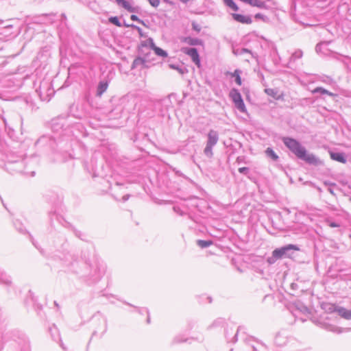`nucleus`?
Returning <instances> with one entry per match:
<instances>
[{
    "instance_id": "obj_23",
    "label": "nucleus",
    "mask_w": 351,
    "mask_h": 351,
    "mask_svg": "<svg viewBox=\"0 0 351 351\" xmlns=\"http://www.w3.org/2000/svg\"><path fill=\"white\" fill-rule=\"evenodd\" d=\"M241 71L239 69H236L233 73H228V74L232 77L234 78V81L239 86H241L242 84L241 78Z\"/></svg>"
},
{
    "instance_id": "obj_31",
    "label": "nucleus",
    "mask_w": 351,
    "mask_h": 351,
    "mask_svg": "<svg viewBox=\"0 0 351 351\" xmlns=\"http://www.w3.org/2000/svg\"><path fill=\"white\" fill-rule=\"evenodd\" d=\"M303 52L300 49L296 50L291 56L290 58V62L295 61L297 59H300L302 57Z\"/></svg>"
},
{
    "instance_id": "obj_56",
    "label": "nucleus",
    "mask_w": 351,
    "mask_h": 351,
    "mask_svg": "<svg viewBox=\"0 0 351 351\" xmlns=\"http://www.w3.org/2000/svg\"><path fill=\"white\" fill-rule=\"evenodd\" d=\"M147 322L148 324L150 322V318H149V316H148V317H147Z\"/></svg>"
},
{
    "instance_id": "obj_7",
    "label": "nucleus",
    "mask_w": 351,
    "mask_h": 351,
    "mask_svg": "<svg viewBox=\"0 0 351 351\" xmlns=\"http://www.w3.org/2000/svg\"><path fill=\"white\" fill-rule=\"evenodd\" d=\"M182 52L190 56L192 61L198 66H200V58L199 55L196 48H188L184 47L182 49Z\"/></svg>"
},
{
    "instance_id": "obj_18",
    "label": "nucleus",
    "mask_w": 351,
    "mask_h": 351,
    "mask_svg": "<svg viewBox=\"0 0 351 351\" xmlns=\"http://www.w3.org/2000/svg\"><path fill=\"white\" fill-rule=\"evenodd\" d=\"M146 63L147 61L144 58L141 57H137L132 62V69H133L138 66H141L142 68L147 67V65L146 64Z\"/></svg>"
},
{
    "instance_id": "obj_28",
    "label": "nucleus",
    "mask_w": 351,
    "mask_h": 351,
    "mask_svg": "<svg viewBox=\"0 0 351 351\" xmlns=\"http://www.w3.org/2000/svg\"><path fill=\"white\" fill-rule=\"evenodd\" d=\"M213 242L211 240H201L199 239L197 241V244L201 248H206L210 246Z\"/></svg>"
},
{
    "instance_id": "obj_34",
    "label": "nucleus",
    "mask_w": 351,
    "mask_h": 351,
    "mask_svg": "<svg viewBox=\"0 0 351 351\" xmlns=\"http://www.w3.org/2000/svg\"><path fill=\"white\" fill-rule=\"evenodd\" d=\"M76 261V258L73 254H69L65 257V261L68 262V265H72L73 261Z\"/></svg>"
},
{
    "instance_id": "obj_40",
    "label": "nucleus",
    "mask_w": 351,
    "mask_h": 351,
    "mask_svg": "<svg viewBox=\"0 0 351 351\" xmlns=\"http://www.w3.org/2000/svg\"><path fill=\"white\" fill-rule=\"evenodd\" d=\"M192 29L197 32H199L201 31L202 28L199 24H197L196 22L193 21L192 23Z\"/></svg>"
},
{
    "instance_id": "obj_37",
    "label": "nucleus",
    "mask_w": 351,
    "mask_h": 351,
    "mask_svg": "<svg viewBox=\"0 0 351 351\" xmlns=\"http://www.w3.org/2000/svg\"><path fill=\"white\" fill-rule=\"evenodd\" d=\"M238 171L240 173H242V174H244L246 176H247L250 173V169L246 167H240V168H239Z\"/></svg>"
},
{
    "instance_id": "obj_46",
    "label": "nucleus",
    "mask_w": 351,
    "mask_h": 351,
    "mask_svg": "<svg viewBox=\"0 0 351 351\" xmlns=\"http://www.w3.org/2000/svg\"><path fill=\"white\" fill-rule=\"evenodd\" d=\"M301 312L303 313H306L308 312V309L306 306L302 305L301 307L299 308Z\"/></svg>"
},
{
    "instance_id": "obj_42",
    "label": "nucleus",
    "mask_w": 351,
    "mask_h": 351,
    "mask_svg": "<svg viewBox=\"0 0 351 351\" xmlns=\"http://www.w3.org/2000/svg\"><path fill=\"white\" fill-rule=\"evenodd\" d=\"M14 226L16 227V228L18 230L19 232H21V233H25L26 232V230L25 228L23 226L22 224H19V227L17 226V223L15 222L14 223Z\"/></svg>"
},
{
    "instance_id": "obj_30",
    "label": "nucleus",
    "mask_w": 351,
    "mask_h": 351,
    "mask_svg": "<svg viewBox=\"0 0 351 351\" xmlns=\"http://www.w3.org/2000/svg\"><path fill=\"white\" fill-rule=\"evenodd\" d=\"M226 5L231 8L234 11H238V5L233 1V0H223Z\"/></svg>"
},
{
    "instance_id": "obj_47",
    "label": "nucleus",
    "mask_w": 351,
    "mask_h": 351,
    "mask_svg": "<svg viewBox=\"0 0 351 351\" xmlns=\"http://www.w3.org/2000/svg\"><path fill=\"white\" fill-rule=\"evenodd\" d=\"M265 91L268 95L274 96V89L269 88V89H266Z\"/></svg>"
},
{
    "instance_id": "obj_49",
    "label": "nucleus",
    "mask_w": 351,
    "mask_h": 351,
    "mask_svg": "<svg viewBox=\"0 0 351 351\" xmlns=\"http://www.w3.org/2000/svg\"><path fill=\"white\" fill-rule=\"evenodd\" d=\"M324 184H325V185H328V186H335V183H331V182H324Z\"/></svg>"
},
{
    "instance_id": "obj_24",
    "label": "nucleus",
    "mask_w": 351,
    "mask_h": 351,
    "mask_svg": "<svg viewBox=\"0 0 351 351\" xmlns=\"http://www.w3.org/2000/svg\"><path fill=\"white\" fill-rule=\"evenodd\" d=\"M225 321L223 319L218 318L207 327V330H210L215 328L222 327Z\"/></svg>"
},
{
    "instance_id": "obj_1",
    "label": "nucleus",
    "mask_w": 351,
    "mask_h": 351,
    "mask_svg": "<svg viewBox=\"0 0 351 351\" xmlns=\"http://www.w3.org/2000/svg\"><path fill=\"white\" fill-rule=\"evenodd\" d=\"M275 343L278 346H287L291 350H294L300 346V343L287 330L280 331L275 337Z\"/></svg>"
},
{
    "instance_id": "obj_57",
    "label": "nucleus",
    "mask_w": 351,
    "mask_h": 351,
    "mask_svg": "<svg viewBox=\"0 0 351 351\" xmlns=\"http://www.w3.org/2000/svg\"><path fill=\"white\" fill-rule=\"evenodd\" d=\"M54 304H55L57 307H58V304L56 301L54 302Z\"/></svg>"
},
{
    "instance_id": "obj_54",
    "label": "nucleus",
    "mask_w": 351,
    "mask_h": 351,
    "mask_svg": "<svg viewBox=\"0 0 351 351\" xmlns=\"http://www.w3.org/2000/svg\"><path fill=\"white\" fill-rule=\"evenodd\" d=\"M182 3H188L190 0H180Z\"/></svg>"
},
{
    "instance_id": "obj_22",
    "label": "nucleus",
    "mask_w": 351,
    "mask_h": 351,
    "mask_svg": "<svg viewBox=\"0 0 351 351\" xmlns=\"http://www.w3.org/2000/svg\"><path fill=\"white\" fill-rule=\"evenodd\" d=\"M0 284L10 286L12 284L11 278L4 272H0Z\"/></svg>"
},
{
    "instance_id": "obj_41",
    "label": "nucleus",
    "mask_w": 351,
    "mask_h": 351,
    "mask_svg": "<svg viewBox=\"0 0 351 351\" xmlns=\"http://www.w3.org/2000/svg\"><path fill=\"white\" fill-rule=\"evenodd\" d=\"M189 340V339H184L182 337L178 336V337H175L173 341L175 343H182V342H186Z\"/></svg>"
},
{
    "instance_id": "obj_51",
    "label": "nucleus",
    "mask_w": 351,
    "mask_h": 351,
    "mask_svg": "<svg viewBox=\"0 0 351 351\" xmlns=\"http://www.w3.org/2000/svg\"><path fill=\"white\" fill-rule=\"evenodd\" d=\"M328 191L330 194H332V195H335L334 191H333V189H332L331 187H329V188L328 189Z\"/></svg>"
},
{
    "instance_id": "obj_45",
    "label": "nucleus",
    "mask_w": 351,
    "mask_h": 351,
    "mask_svg": "<svg viewBox=\"0 0 351 351\" xmlns=\"http://www.w3.org/2000/svg\"><path fill=\"white\" fill-rule=\"evenodd\" d=\"M73 232H74V234H75L76 237H77L78 238H80L81 239H83V238H82L83 234L80 231L77 230H75L74 228H73Z\"/></svg>"
},
{
    "instance_id": "obj_4",
    "label": "nucleus",
    "mask_w": 351,
    "mask_h": 351,
    "mask_svg": "<svg viewBox=\"0 0 351 351\" xmlns=\"http://www.w3.org/2000/svg\"><path fill=\"white\" fill-rule=\"evenodd\" d=\"M300 249L296 245L288 244L279 248L274 250V254L280 259L283 258H291L293 254Z\"/></svg>"
},
{
    "instance_id": "obj_25",
    "label": "nucleus",
    "mask_w": 351,
    "mask_h": 351,
    "mask_svg": "<svg viewBox=\"0 0 351 351\" xmlns=\"http://www.w3.org/2000/svg\"><path fill=\"white\" fill-rule=\"evenodd\" d=\"M265 154L267 157L270 158L273 161H278L279 156L271 147H267L265 150Z\"/></svg>"
},
{
    "instance_id": "obj_29",
    "label": "nucleus",
    "mask_w": 351,
    "mask_h": 351,
    "mask_svg": "<svg viewBox=\"0 0 351 351\" xmlns=\"http://www.w3.org/2000/svg\"><path fill=\"white\" fill-rule=\"evenodd\" d=\"M312 93L313 94L315 93H320L322 95H332V93L327 90L326 89L322 88V87H317L313 90H312Z\"/></svg>"
},
{
    "instance_id": "obj_50",
    "label": "nucleus",
    "mask_w": 351,
    "mask_h": 351,
    "mask_svg": "<svg viewBox=\"0 0 351 351\" xmlns=\"http://www.w3.org/2000/svg\"><path fill=\"white\" fill-rule=\"evenodd\" d=\"M129 197H130L129 195H125L123 196V201L126 202L129 199Z\"/></svg>"
},
{
    "instance_id": "obj_9",
    "label": "nucleus",
    "mask_w": 351,
    "mask_h": 351,
    "mask_svg": "<svg viewBox=\"0 0 351 351\" xmlns=\"http://www.w3.org/2000/svg\"><path fill=\"white\" fill-rule=\"evenodd\" d=\"M18 351H31L29 341L25 335H22L17 341Z\"/></svg>"
},
{
    "instance_id": "obj_35",
    "label": "nucleus",
    "mask_w": 351,
    "mask_h": 351,
    "mask_svg": "<svg viewBox=\"0 0 351 351\" xmlns=\"http://www.w3.org/2000/svg\"><path fill=\"white\" fill-rule=\"evenodd\" d=\"M278 259H280L279 257H276L274 254V250L272 252V256L268 257L267 261L269 265L274 264Z\"/></svg>"
},
{
    "instance_id": "obj_11",
    "label": "nucleus",
    "mask_w": 351,
    "mask_h": 351,
    "mask_svg": "<svg viewBox=\"0 0 351 351\" xmlns=\"http://www.w3.org/2000/svg\"><path fill=\"white\" fill-rule=\"evenodd\" d=\"M232 16L234 21L243 24H251L252 20L250 16H245L241 14H232Z\"/></svg>"
},
{
    "instance_id": "obj_21",
    "label": "nucleus",
    "mask_w": 351,
    "mask_h": 351,
    "mask_svg": "<svg viewBox=\"0 0 351 351\" xmlns=\"http://www.w3.org/2000/svg\"><path fill=\"white\" fill-rule=\"evenodd\" d=\"M100 322L101 324V326L99 328H97L93 333V335H95L96 334H99L100 336H102L107 330V322L106 319L101 318L100 319Z\"/></svg>"
},
{
    "instance_id": "obj_20",
    "label": "nucleus",
    "mask_w": 351,
    "mask_h": 351,
    "mask_svg": "<svg viewBox=\"0 0 351 351\" xmlns=\"http://www.w3.org/2000/svg\"><path fill=\"white\" fill-rule=\"evenodd\" d=\"M336 311L341 317L346 319H351V310L346 309L343 307H338Z\"/></svg>"
},
{
    "instance_id": "obj_6",
    "label": "nucleus",
    "mask_w": 351,
    "mask_h": 351,
    "mask_svg": "<svg viewBox=\"0 0 351 351\" xmlns=\"http://www.w3.org/2000/svg\"><path fill=\"white\" fill-rule=\"evenodd\" d=\"M245 328L243 326H239L236 332H234V330L232 328H227L225 331V337L228 341L234 343L237 341V336L239 335H241V334H244Z\"/></svg>"
},
{
    "instance_id": "obj_60",
    "label": "nucleus",
    "mask_w": 351,
    "mask_h": 351,
    "mask_svg": "<svg viewBox=\"0 0 351 351\" xmlns=\"http://www.w3.org/2000/svg\"><path fill=\"white\" fill-rule=\"evenodd\" d=\"M34 173H35L34 171H32V176H34Z\"/></svg>"
},
{
    "instance_id": "obj_12",
    "label": "nucleus",
    "mask_w": 351,
    "mask_h": 351,
    "mask_svg": "<svg viewBox=\"0 0 351 351\" xmlns=\"http://www.w3.org/2000/svg\"><path fill=\"white\" fill-rule=\"evenodd\" d=\"M330 156L332 160L341 162V163H346L347 158L345 156V154L343 152H334L332 151L329 152Z\"/></svg>"
},
{
    "instance_id": "obj_27",
    "label": "nucleus",
    "mask_w": 351,
    "mask_h": 351,
    "mask_svg": "<svg viewBox=\"0 0 351 351\" xmlns=\"http://www.w3.org/2000/svg\"><path fill=\"white\" fill-rule=\"evenodd\" d=\"M49 216L50 217V220L52 221L53 220V217H55L56 220L58 221L60 223L62 224V226H65V227H69L71 225L69 224V223L68 222H65L66 224H63L62 223V217L60 216H58V215H56V212H53V211H50L49 213Z\"/></svg>"
},
{
    "instance_id": "obj_38",
    "label": "nucleus",
    "mask_w": 351,
    "mask_h": 351,
    "mask_svg": "<svg viewBox=\"0 0 351 351\" xmlns=\"http://www.w3.org/2000/svg\"><path fill=\"white\" fill-rule=\"evenodd\" d=\"M130 27L133 29H136L141 37L145 36L143 34V29L141 27H139L138 26H136L134 24H131Z\"/></svg>"
},
{
    "instance_id": "obj_16",
    "label": "nucleus",
    "mask_w": 351,
    "mask_h": 351,
    "mask_svg": "<svg viewBox=\"0 0 351 351\" xmlns=\"http://www.w3.org/2000/svg\"><path fill=\"white\" fill-rule=\"evenodd\" d=\"M245 3L258 8L267 9V6L265 1L261 0H243Z\"/></svg>"
},
{
    "instance_id": "obj_39",
    "label": "nucleus",
    "mask_w": 351,
    "mask_h": 351,
    "mask_svg": "<svg viewBox=\"0 0 351 351\" xmlns=\"http://www.w3.org/2000/svg\"><path fill=\"white\" fill-rule=\"evenodd\" d=\"M254 18H255L256 19H261V20H263V21H266L267 20H268V18H267L266 16H265V15H263V14H261V13H257V14H256L254 15Z\"/></svg>"
},
{
    "instance_id": "obj_19",
    "label": "nucleus",
    "mask_w": 351,
    "mask_h": 351,
    "mask_svg": "<svg viewBox=\"0 0 351 351\" xmlns=\"http://www.w3.org/2000/svg\"><path fill=\"white\" fill-rule=\"evenodd\" d=\"M108 86V83L107 81H101L99 82L97 88V96L101 97L104 92L107 90Z\"/></svg>"
},
{
    "instance_id": "obj_36",
    "label": "nucleus",
    "mask_w": 351,
    "mask_h": 351,
    "mask_svg": "<svg viewBox=\"0 0 351 351\" xmlns=\"http://www.w3.org/2000/svg\"><path fill=\"white\" fill-rule=\"evenodd\" d=\"M130 19L133 21H137L139 23H141L143 25H145V23H144V21L143 20L140 19L136 15L132 14L130 16Z\"/></svg>"
},
{
    "instance_id": "obj_3",
    "label": "nucleus",
    "mask_w": 351,
    "mask_h": 351,
    "mask_svg": "<svg viewBox=\"0 0 351 351\" xmlns=\"http://www.w3.org/2000/svg\"><path fill=\"white\" fill-rule=\"evenodd\" d=\"M219 138V133L217 131L214 130H209L207 134L206 147L204 149V154L207 158H211L213 157V149L217 144Z\"/></svg>"
},
{
    "instance_id": "obj_14",
    "label": "nucleus",
    "mask_w": 351,
    "mask_h": 351,
    "mask_svg": "<svg viewBox=\"0 0 351 351\" xmlns=\"http://www.w3.org/2000/svg\"><path fill=\"white\" fill-rule=\"evenodd\" d=\"M116 3L118 5L123 8L129 12H136L137 8L133 7L128 1L126 0H115Z\"/></svg>"
},
{
    "instance_id": "obj_44",
    "label": "nucleus",
    "mask_w": 351,
    "mask_h": 351,
    "mask_svg": "<svg viewBox=\"0 0 351 351\" xmlns=\"http://www.w3.org/2000/svg\"><path fill=\"white\" fill-rule=\"evenodd\" d=\"M328 225L331 228H339L340 227V224L335 221H327Z\"/></svg>"
},
{
    "instance_id": "obj_26",
    "label": "nucleus",
    "mask_w": 351,
    "mask_h": 351,
    "mask_svg": "<svg viewBox=\"0 0 351 351\" xmlns=\"http://www.w3.org/2000/svg\"><path fill=\"white\" fill-rule=\"evenodd\" d=\"M169 68H171L172 69L178 71L179 72V73H180L181 75H184V74L188 73V69L183 66H180L178 64H170L169 65Z\"/></svg>"
},
{
    "instance_id": "obj_33",
    "label": "nucleus",
    "mask_w": 351,
    "mask_h": 351,
    "mask_svg": "<svg viewBox=\"0 0 351 351\" xmlns=\"http://www.w3.org/2000/svg\"><path fill=\"white\" fill-rule=\"evenodd\" d=\"M325 328L329 331H332L337 333H341L342 330L338 327L333 325H326Z\"/></svg>"
},
{
    "instance_id": "obj_43",
    "label": "nucleus",
    "mask_w": 351,
    "mask_h": 351,
    "mask_svg": "<svg viewBox=\"0 0 351 351\" xmlns=\"http://www.w3.org/2000/svg\"><path fill=\"white\" fill-rule=\"evenodd\" d=\"M150 5L154 8H157L160 5V0H147Z\"/></svg>"
},
{
    "instance_id": "obj_8",
    "label": "nucleus",
    "mask_w": 351,
    "mask_h": 351,
    "mask_svg": "<svg viewBox=\"0 0 351 351\" xmlns=\"http://www.w3.org/2000/svg\"><path fill=\"white\" fill-rule=\"evenodd\" d=\"M241 338L245 342L250 346L252 351H264L266 350L264 344L257 341L255 342L251 337L247 338L241 337Z\"/></svg>"
},
{
    "instance_id": "obj_52",
    "label": "nucleus",
    "mask_w": 351,
    "mask_h": 351,
    "mask_svg": "<svg viewBox=\"0 0 351 351\" xmlns=\"http://www.w3.org/2000/svg\"><path fill=\"white\" fill-rule=\"evenodd\" d=\"M319 47H320V45H319V44H318V45H316L315 49H316V51H318L319 50H320V48H319Z\"/></svg>"
},
{
    "instance_id": "obj_59",
    "label": "nucleus",
    "mask_w": 351,
    "mask_h": 351,
    "mask_svg": "<svg viewBox=\"0 0 351 351\" xmlns=\"http://www.w3.org/2000/svg\"><path fill=\"white\" fill-rule=\"evenodd\" d=\"M194 339L193 337H191V338L189 339V343H191V341H190V340H191V339Z\"/></svg>"
},
{
    "instance_id": "obj_5",
    "label": "nucleus",
    "mask_w": 351,
    "mask_h": 351,
    "mask_svg": "<svg viewBox=\"0 0 351 351\" xmlns=\"http://www.w3.org/2000/svg\"><path fill=\"white\" fill-rule=\"evenodd\" d=\"M229 96L231 98L232 102L234 103L235 107L240 112H245L246 111V108L243 102V98L241 97V95L237 89H231L229 93Z\"/></svg>"
},
{
    "instance_id": "obj_48",
    "label": "nucleus",
    "mask_w": 351,
    "mask_h": 351,
    "mask_svg": "<svg viewBox=\"0 0 351 351\" xmlns=\"http://www.w3.org/2000/svg\"><path fill=\"white\" fill-rule=\"evenodd\" d=\"M243 157L239 156V157H237V162H238V163H241V162H243Z\"/></svg>"
},
{
    "instance_id": "obj_17",
    "label": "nucleus",
    "mask_w": 351,
    "mask_h": 351,
    "mask_svg": "<svg viewBox=\"0 0 351 351\" xmlns=\"http://www.w3.org/2000/svg\"><path fill=\"white\" fill-rule=\"evenodd\" d=\"M233 53L236 56H241L244 53H249L252 58H257V55L256 53H253L251 50L246 48L234 49Z\"/></svg>"
},
{
    "instance_id": "obj_53",
    "label": "nucleus",
    "mask_w": 351,
    "mask_h": 351,
    "mask_svg": "<svg viewBox=\"0 0 351 351\" xmlns=\"http://www.w3.org/2000/svg\"><path fill=\"white\" fill-rule=\"evenodd\" d=\"M60 346L62 348V349L64 350V351H66L65 347L64 346V344L62 343V342L60 343Z\"/></svg>"
},
{
    "instance_id": "obj_2",
    "label": "nucleus",
    "mask_w": 351,
    "mask_h": 351,
    "mask_svg": "<svg viewBox=\"0 0 351 351\" xmlns=\"http://www.w3.org/2000/svg\"><path fill=\"white\" fill-rule=\"evenodd\" d=\"M282 141L285 145L298 158L304 157V154L306 152V149L298 141L287 136L283 137Z\"/></svg>"
},
{
    "instance_id": "obj_55",
    "label": "nucleus",
    "mask_w": 351,
    "mask_h": 351,
    "mask_svg": "<svg viewBox=\"0 0 351 351\" xmlns=\"http://www.w3.org/2000/svg\"><path fill=\"white\" fill-rule=\"evenodd\" d=\"M124 25L125 27H130V25H128V23H124V25Z\"/></svg>"
},
{
    "instance_id": "obj_15",
    "label": "nucleus",
    "mask_w": 351,
    "mask_h": 351,
    "mask_svg": "<svg viewBox=\"0 0 351 351\" xmlns=\"http://www.w3.org/2000/svg\"><path fill=\"white\" fill-rule=\"evenodd\" d=\"M181 42L186 43L191 46L202 45V40L197 38H192L191 36L183 37L181 38Z\"/></svg>"
},
{
    "instance_id": "obj_13",
    "label": "nucleus",
    "mask_w": 351,
    "mask_h": 351,
    "mask_svg": "<svg viewBox=\"0 0 351 351\" xmlns=\"http://www.w3.org/2000/svg\"><path fill=\"white\" fill-rule=\"evenodd\" d=\"M148 41L150 44V47L154 51L157 56L162 58L167 57V52L162 49L156 46L152 38H149Z\"/></svg>"
},
{
    "instance_id": "obj_61",
    "label": "nucleus",
    "mask_w": 351,
    "mask_h": 351,
    "mask_svg": "<svg viewBox=\"0 0 351 351\" xmlns=\"http://www.w3.org/2000/svg\"><path fill=\"white\" fill-rule=\"evenodd\" d=\"M165 1H167V0H164Z\"/></svg>"
},
{
    "instance_id": "obj_58",
    "label": "nucleus",
    "mask_w": 351,
    "mask_h": 351,
    "mask_svg": "<svg viewBox=\"0 0 351 351\" xmlns=\"http://www.w3.org/2000/svg\"><path fill=\"white\" fill-rule=\"evenodd\" d=\"M273 48H274V50L275 51V52H276V53H277L276 48L274 46L273 47Z\"/></svg>"
},
{
    "instance_id": "obj_10",
    "label": "nucleus",
    "mask_w": 351,
    "mask_h": 351,
    "mask_svg": "<svg viewBox=\"0 0 351 351\" xmlns=\"http://www.w3.org/2000/svg\"><path fill=\"white\" fill-rule=\"evenodd\" d=\"M300 159L304 160L309 165H313L315 166L322 165V161L318 158L313 154H307V152L304 153V157L300 158Z\"/></svg>"
},
{
    "instance_id": "obj_32",
    "label": "nucleus",
    "mask_w": 351,
    "mask_h": 351,
    "mask_svg": "<svg viewBox=\"0 0 351 351\" xmlns=\"http://www.w3.org/2000/svg\"><path fill=\"white\" fill-rule=\"evenodd\" d=\"M108 21L117 27H122V24L120 23L117 16H110L108 19Z\"/></svg>"
}]
</instances>
